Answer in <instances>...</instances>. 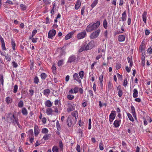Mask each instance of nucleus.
<instances>
[{"mask_svg": "<svg viewBox=\"0 0 152 152\" xmlns=\"http://www.w3.org/2000/svg\"><path fill=\"white\" fill-rule=\"evenodd\" d=\"M7 119L9 122L13 124L14 125H15L16 124L17 125H19L18 118L15 117L14 115H13L12 113L9 114V117Z\"/></svg>", "mask_w": 152, "mask_h": 152, "instance_id": "nucleus-1", "label": "nucleus"}, {"mask_svg": "<svg viewBox=\"0 0 152 152\" xmlns=\"http://www.w3.org/2000/svg\"><path fill=\"white\" fill-rule=\"evenodd\" d=\"M100 23V21H98L96 23L92 24L91 23L88 25L86 28V30L88 32H90L95 30L98 27Z\"/></svg>", "mask_w": 152, "mask_h": 152, "instance_id": "nucleus-2", "label": "nucleus"}, {"mask_svg": "<svg viewBox=\"0 0 152 152\" xmlns=\"http://www.w3.org/2000/svg\"><path fill=\"white\" fill-rule=\"evenodd\" d=\"M100 32V30L98 29L92 33L90 36L91 39H93L97 38L99 36Z\"/></svg>", "mask_w": 152, "mask_h": 152, "instance_id": "nucleus-3", "label": "nucleus"}, {"mask_svg": "<svg viewBox=\"0 0 152 152\" xmlns=\"http://www.w3.org/2000/svg\"><path fill=\"white\" fill-rule=\"evenodd\" d=\"M95 45L94 42V41H91L85 46L86 50H87L91 49Z\"/></svg>", "mask_w": 152, "mask_h": 152, "instance_id": "nucleus-4", "label": "nucleus"}, {"mask_svg": "<svg viewBox=\"0 0 152 152\" xmlns=\"http://www.w3.org/2000/svg\"><path fill=\"white\" fill-rule=\"evenodd\" d=\"M86 35V33L85 31L78 33L77 35V38L79 39H81L84 38Z\"/></svg>", "mask_w": 152, "mask_h": 152, "instance_id": "nucleus-5", "label": "nucleus"}, {"mask_svg": "<svg viewBox=\"0 0 152 152\" xmlns=\"http://www.w3.org/2000/svg\"><path fill=\"white\" fill-rule=\"evenodd\" d=\"M77 60L76 56L75 55H72L69 58L67 61V63H74Z\"/></svg>", "mask_w": 152, "mask_h": 152, "instance_id": "nucleus-6", "label": "nucleus"}, {"mask_svg": "<svg viewBox=\"0 0 152 152\" xmlns=\"http://www.w3.org/2000/svg\"><path fill=\"white\" fill-rule=\"evenodd\" d=\"M56 34V30L53 29L49 31L48 33V38H49L52 39Z\"/></svg>", "mask_w": 152, "mask_h": 152, "instance_id": "nucleus-7", "label": "nucleus"}, {"mask_svg": "<svg viewBox=\"0 0 152 152\" xmlns=\"http://www.w3.org/2000/svg\"><path fill=\"white\" fill-rule=\"evenodd\" d=\"M72 118L70 116H69L67 119V123L68 126L69 127L71 126L72 124Z\"/></svg>", "mask_w": 152, "mask_h": 152, "instance_id": "nucleus-8", "label": "nucleus"}, {"mask_svg": "<svg viewBox=\"0 0 152 152\" xmlns=\"http://www.w3.org/2000/svg\"><path fill=\"white\" fill-rule=\"evenodd\" d=\"M73 78L74 80L77 81L79 83H81V82L80 79H79L78 75L77 73H75L73 75Z\"/></svg>", "mask_w": 152, "mask_h": 152, "instance_id": "nucleus-9", "label": "nucleus"}, {"mask_svg": "<svg viewBox=\"0 0 152 152\" xmlns=\"http://www.w3.org/2000/svg\"><path fill=\"white\" fill-rule=\"evenodd\" d=\"M68 108L67 109V111L68 113L73 111L75 110L74 108L72 106V104L68 102Z\"/></svg>", "mask_w": 152, "mask_h": 152, "instance_id": "nucleus-10", "label": "nucleus"}, {"mask_svg": "<svg viewBox=\"0 0 152 152\" xmlns=\"http://www.w3.org/2000/svg\"><path fill=\"white\" fill-rule=\"evenodd\" d=\"M74 32H70L69 33L65 36V39L67 40L71 38Z\"/></svg>", "mask_w": 152, "mask_h": 152, "instance_id": "nucleus-11", "label": "nucleus"}, {"mask_svg": "<svg viewBox=\"0 0 152 152\" xmlns=\"http://www.w3.org/2000/svg\"><path fill=\"white\" fill-rule=\"evenodd\" d=\"M147 13L146 12H144L142 15V18L143 21L145 23H146V15Z\"/></svg>", "mask_w": 152, "mask_h": 152, "instance_id": "nucleus-12", "label": "nucleus"}, {"mask_svg": "<svg viewBox=\"0 0 152 152\" xmlns=\"http://www.w3.org/2000/svg\"><path fill=\"white\" fill-rule=\"evenodd\" d=\"M125 39V37L123 35H119L118 37V40L120 42H123Z\"/></svg>", "mask_w": 152, "mask_h": 152, "instance_id": "nucleus-13", "label": "nucleus"}, {"mask_svg": "<svg viewBox=\"0 0 152 152\" xmlns=\"http://www.w3.org/2000/svg\"><path fill=\"white\" fill-rule=\"evenodd\" d=\"M126 11H124L122 14L121 19L123 22L125 21L126 20Z\"/></svg>", "mask_w": 152, "mask_h": 152, "instance_id": "nucleus-14", "label": "nucleus"}, {"mask_svg": "<svg viewBox=\"0 0 152 152\" xmlns=\"http://www.w3.org/2000/svg\"><path fill=\"white\" fill-rule=\"evenodd\" d=\"M39 133V131L38 126H35L34 127V134L35 136H37Z\"/></svg>", "mask_w": 152, "mask_h": 152, "instance_id": "nucleus-15", "label": "nucleus"}, {"mask_svg": "<svg viewBox=\"0 0 152 152\" xmlns=\"http://www.w3.org/2000/svg\"><path fill=\"white\" fill-rule=\"evenodd\" d=\"M138 92L137 89L134 88L133 90V96L134 98H136L138 96Z\"/></svg>", "mask_w": 152, "mask_h": 152, "instance_id": "nucleus-16", "label": "nucleus"}, {"mask_svg": "<svg viewBox=\"0 0 152 152\" xmlns=\"http://www.w3.org/2000/svg\"><path fill=\"white\" fill-rule=\"evenodd\" d=\"M121 122V121H117L115 120L114 121L113 125L115 127H117L119 126Z\"/></svg>", "mask_w": 152, "mask_h": 152, "instance_id": "nucleus-17", "label": "nucleus"}, {"mask_svg": "<svg viewBox=\"0 0 152 152\" xmlns=\"http://www.w3.org/2000/svg\"><path fill=\"white\" fill-rule=\"evenodd\" d=\"M45 105L48 107H50L52 106V104L51 102L49 100H47L45 103Z\"/></svg>", "mask_w": 152, "mask_h": 152, "instance_id": "nucleus-18", "label": "nucleus"}, {"mask_svg": "<svg viewBox=\"0 0 152 152\" xmlns=\"http://www.w3.org/2000/svg\"><path fill=\"white\" fill-rule=\"evenodd\" d=\"M81 5V3L80 1L79 0H78V1L76 2L75 6V8L76 10H78Z\"/></svg>", "mask_w": 152, "mask_h": 152, "instance_id": "nucleus-19", "label": "nucleus"}, {"mask_svg": "<svg viewBox=\"0 0 152 152\" xmlns=\"http://www.w3.org/2000/svg\"><path fill=\"white\" fill-rule=\"evenodd\" d=\"M53 112V111L51 108H47L46 110V113L48 115H51Z\"/></svg>", "mask_w": 152, "mask_h": 152, "instance_id": "nucleus-20", "label": "nucleus"}, {"mask_svg": "<svg viewBox=\"0 0 152 152\" xmlns=\"http://www.w3.org/2000/svg\"><path fill=\"white\" fill-rule=\"evenodd\" d=\"M22 113L23 115H26L28 114V112L26 108L23 107L22 109Z\"/></svg>", "mask_w": 152, "mask_h": 152, "instance_id": "nucleus-21", "label": "nucleus"}, {"mask_svg": "<svg viewBox=\"0 0 152 152\" xmlns=\"http://www.w3.org/2000/svg\"><path fill=\"white\" fill-rule=\"evenodd\" d=\"M98 0H94L91 5V7L93 8L98 3Z\"/></svg>", "mask_w": 152, "mask_h": 152, "instance_id": "nucleus-22", "label": "nucleus"}, {"mask_svg": "<svg viewBox=\"0 0 152 152\" xmlns=\"http://www.w3.org/2000/svg\"><path fill=\"white\" fill-rule=\"evenodd\" d=\"M47 76V75L45 73H42L40 75L41 79L42 80H44L46 77Z\"/></svg>", "mask_w": 152, "mask_h": 152, "instance_id": "nucleus-23", "label": "nucleus"}, {"mask_svg": "<svg viewBox=\"0 0 152 152\" xmlns=\"http://www.w3.org/2000/svg\"><path fill=\"white\" fill-rule=\"evenodd\" d=\"M28 136L29 138H30L33 135V132L32 129L30 130L28 132Z\"/></svg>", "mask_w": 152, "mask_h": 152, "instance_id": "nucleus-24", "label": "nucleus"}, {"mask_svg": "<svg viewBox=\"0 0 152 152\" xmlns=\"http://www.w3.org/2000/svg\"><path fill=\"white\" fill-rule=\"evenodd\" d=\"M144 44L142 43L139 49L141 52H143V50L144 49Z\"/></svg>", "mask_w": 152, "mask_h": 152, "instance_id": "nucleus-25", "label": "nucleus"}, {"mask_svg": "<svg viewBox=\"0 0 152 152\" xmlns=\"http://www.w3.org/2000/svg\"><path fill=\"white\" fill-rule=\"evenodd\" d=\"M44 92L45 95H47L49 94L50 92V91L49 89H45L44 91Z\"/></svg>", "mask_w": 152, "mask_h": 152, "instance_id": "nucleus-26", "label": "nucleus"}, {"mask_svg": "<svg viewBox=\"0 0 152 152\" xmlns=\"http://www.w3.org/2000/svg\"><path fill=\"white\" fill-rule=\"evenodd\" d=\"M131 110H132V113L133 116H135V108L133 106H131Z\"/></svg>", "mask_w": 152, "mask_h": 152, "instance_id": "nucleus-27", "label": "nucleus"}, {"mask_svg": "<svg viewBox=\"0 0 152 152\" xmlns=\"http://www.w3.org/2000/svg\"><path fill=\"white\" fill-rule=\"evenodd\" d=\"M29 39H31L33 43L36 42L37 40L38 39L37 38H33V37H29Z\"/></svg>", "mask_w": 152, "mask_h": 152, "instance_id": "nucleus-28", "label": "nucleus"}, {"mask_svg": "<svg viewBox=\"0 0 152 152\" xmlns=\"http://www.w3.org/2000/svg\"><path fill=\"white\" fill-rule=\"evenodd\" d=\"M99 80L101 84V86H102V81L103 80V76L102 75H101L99 77Z\"/></svg>", "mask_w": 152, "mask_h": 152, "instance_id": "nucleus-29", "label": "nucleus"}, {"mask_svg": "<svg viewBox=\"0 0 152 152\" xmlns=\"http://www.w3.org/2000/svg\"><path fill=\"white\" fill-rule=\"evenodd\" d=\"M18 107H22L23 106V102L22 100H20L18 103Z\"/></svg>", "mask_w": 152, "mask_h": 152, "instance_id": "nucleus-30", "label": "nucleus"}, {"mask_svg": "<svg viewBox=\"0 0 152 152\" xmlns=\"http://www.w3.org/2000/svg\"><path fill=\"white\" fill-rule=\"evenodd\" d=\"M79 74L81 78L83 79L84 75V72L83 71H80L79 72Z\"/></svg>", "mask_w": 152, "mask_h": 152, "instance_id": "nucleus-31", "label": "nucleus"}, {"mask_svg": "<svg viewBox=\"0 0 152 152\" xmlns=\"http://www.w3.org/2000/svg\"><path fill=\"white\" fill-rule=\"evenodd\" d=\"M12 99L10 97L8 96L6 97V102L8 104L10 102L11 100Z\"/></svg>", "mask_w": 152, "mask_h": 152, "instance_id": "nucleus-32", "label": "nucleus"}, {"mask_svg": "<svg viewBox=\"0 0 152 152\" xmlns=\"http://www.w3.org/2000/svg\"><path fill=\"white\" fill-rule=\"evenodd\" d=\"M127 116L129 118V119L131 121H134V119L133 118L132 115L129 113H127Z\"/></svg>", "mask_w": 152, "mask_h": 152, "instance_id": "nucleus-33", "label": "nucleus"}, {"mask_svg": "<svg viewBox=\"0 0 152 152\" xmlns=\"http://www.w3.org/2000/svg\"><path fill=\"white\" fill-rule=\"evenodd\" d=\"M107 22L106 19H105L103 21V26L105 28H106L107 27Z\"/></svg>", "mask_w": 152, "mask_h": 152, "instance_id": "nucleus-34", "label": "nucleus"}, {"mask_svg": "<svg viewBox=\"0 0 152 152\" xmlns=\"http://www.w3.org/2000/svg\"><path fill=\"white\" fill-rule=\"evenodd\" d=\"M39 82V79L37 76H36L34 79V83L35 84H38Z\"/></svg>", "mask_w": 152, "mask_h": 152, "instance_id": "nucleus-35", "label": "nucleus"}, {"mask_svg": "<svg viewBox=\"0 0 152 152\" xmlns=\"http://www.w3.org/2000/svg\"><path fill=\"white\" fill-rule=\"evenodd\" d=\"M56 127H57V130L58 131H60V130L61 129V126L60 125L58 121H57L56 122Z\"/></svg>", "mask_w": 152, "mask_h": 152, "instance_id": "nucleus-36", "label": "nucleus"}, {"mask_svg": "<svg viewBox=\"0 0 152 152\" xmlns=\"http://www.w3.org/2000/svg\"><path fill=\"white\" fill-rule=\"evenodd\" d=\"M11 44L13 49L14 50H15V48L16 44L15 42L13 40V39L12 40Z\"/></svg>", "mask_w": 152, "mask_h": 152, "instance_id": "nucleus-37", "label": "nucleus"}, {"mask_svg": "<svg viewBox=\"0 0 152 152\" xmlns=\"http://www.w3.org/2000/svg\"><path fill=\"white\" fill-rule=\"evenodd\" d=\"M49 135L48 134H46L43 136V139L45 140H46L49 139Z\"/></svg>", "mask_w": 152, "mask_h": 152, "instance_id": "nucleus-38", "label": "nucleus"}, {"mask_svg": "<svg viewBox=\"0 0 152 152\" xmlns=\"http://www.w3.org/2000/svg\"><path fill=\"white\" fill-rule=\"evenodd\" d=\"M115 115L114 113H111L109 116L110 118L112 120H114L115 118Z\"/></svg>", "mask_w": 152, "mask_h": 152, "instance_id": "nucleus-39", "label": "nucleus"}, {"mask_svg": "<svg viewBox=\"0 0 152 152\" xmlns=\"http://www.w3.org/2000/svg\"><path fill=\"white\" fill-rule=\"evenodd\" d=\"M99 149H100L102 151L104 149V147L103 146L102 141H101L99 143Z\"/></svg>", "mask_w": 152, "mask_h": 152, "instance_id": "nucleus-40", "label": "nucleus"}, {"mask_svg": "<svg viewBox=\"0 0 152 152\" xmlns=\"http://www.w3.org/2000/svg\"><path fill=\"white\" fill-rule=\"evenodd\" d=\"M67 98L68 99L72 100L74 98V96L70 95H68L67 96Z\"/></svg>", "mask_w": 152, "mask_h": 152, "instance_id": "nucleus-41", "label": "nucleus"}, {"mask_svg": "<svg viewBox=\"0 0 152 152\" xmlns=\"http://www.w3.org/2000/svg\"><path fill=\"white\" fill-rule=\"evenodd\" d=\"M20 7L23 10H26V6L23 4H21L20 5Z\"/></svg>", "mask_w": 152, "mask_h": 152, "instance_id": "nucleus-42", "label": "nucleus"}, {"mask_svg": "<svg viewBox=\"0 0 152 152\" xmlns=\"http://www.w3.org/2000/svg\"><path fill=\"white\" fill-rule=\"evenodd\" d=\"M53 152H58V149L56 146H54L52 149Z\"/></svg>", "mask_w": 152, "mask_h": 152, "instance_id": "nucleus-43", "label": "nucleus"}, {"mask_svg": "<svg viewBox=\"0 0 152 152\" xmlns=\"http://www.w3.org/2000/svg\"><path fill=\"white\" fill-rule=\"evenodd\" d=\"M123 94V92L121 90L119 89L118 91V95L120 97H121Z\"/></svg>", "mask_w": 152, "mask_h": 152, "instance_id": "nucleus-44", "label": "nucleus"}, {"mask_svg": "<svg viewBox=\"0 0 152 152\" xmlns=\"http://www.w3.org/2000/svg\"><path fill=\"white\" fill-rule=\"evenodd\" d=\"M37 30H33L32 32L31 36H30V37H33L35 34L37 33Z\"/></svg>", "mask_w": 152, "mask_h": 152, "instance_id": "nucleus-45", "label": "nucleus"}, {"mask_svg": "<svg viewBox=\"0 0 152 152\" xmlns=\"http://www.w3.org/2000/svg\"><path fill=\"white\" fill-rule=\"evenodd\" d=\"M115 67L116 69H118L121 67V65L120 64L117 63Z\"/></svg>", "mask_w": 152, "mask_h": 152, "instance_id": "nucleus-46", "label": "nucleus"}, {"mask_svg": "<svg viewBox=\"0 0 152 152\" xmlns=\"http://www.w3.org/2000/svg\"><path fill=\"white\" fill-rule=\"evenodd\" d=\"M5 57L6 60L9 62H10L11 60V58L9 55L7 54V55L5 56Z\"/></svg>", "mask_w": 152, "mask_h": 152, "instance_id": "nucleus-47", "label": "nucleus"}, {"mask_svg": "<svg viewBox=\"0 0 152 152\" xmlns=\"http://www.w3.org/2000/svg\"><path fill=\"white\" fill-rule=\"evenodd\" d=\"M18 88V86L17 85H15L14 86V88L13 90V92L14 93H16Z\"/></svg>", "mask_w": 152, "mask_h": 152, "instance_id": "nucleus-48", "label": "nucleus"}, {"mask_svg": "<svg viewBox=\"0 0 152 152\" xmlns=\"http://www.w3.org/2000/svg\"><path fill=\"white\" fill-rule=\"evenodd\" d=\"M86 47L85 46L82 47L79 50V52L80 53L82 52L83 51L86 50Z\"/></svg>", "mask_w": 152, "mask_h": 152, "instance_id": "nucleus-49", "label": "nucleus"}, {"mask_svg": "<svg viewBox=\"0 0 152 152\" xmlns=\"http://www.w3.org/2000/svg\"><path fill=\"white\" fill-rule=\"evenodd\" d=\"M48 129L46 128L43 129L42 130V132L43 133L46 134L48 133Z\"/></svg>", "mask_w": 152, "mask_h": 152, "instance_id": "nucleus-50", "label": "nucleus"}, {"mask_svg": "<svg viewBox=\"0 0 152 152\" xmlns=\"http://www.w3.org/2000/svg\"><path fill=\"white\" fill-rule=\"evenodd\" d=\"M117 76L118 79L120 80H122V75H120L119 73H117Z\"/></svg>", "mask_w": 152, "mask_h": 152, "instance_id": "nucleus-51", "label": "nucleus"}, {"mask_svg": "<svg viewBox=\"0 0 152 152\" xmlns=\"http://www.w3.org/2000/svg\"><path fill=\"white\" fill-rule=\"evenodd\" d=\"M1 47L3 50H6V49L5 47L4 42L1 43Z\"/></svg>", "mask_w": 152, "mask_h": 152, "instance_id": "nucleus-52", "label": "nucleus"}, {"mask_svg": "<svg viewBox=\"0 0 152 152\" xmlns=\"http://www.w3.org/2000/svg\"><path fill=\"white\" fill-rule=\"evenodd\" d=\"M77 114V112L75 111H74L72 113V115L74 117H75Z\"/></svg>", "mask_w": 152, "mask_h": 152, "instance_id": "nucleus-53", "label": "nucleus"}, {"mask_svg": "<svg viewBox=\"0 0 152 152\" xmlns=\"http://www.w3.org/2000/svg\"><path fill=\"white\" fill-rule=\"evenodd\" d=\"M142 53V61H143L144 60H145V53H144L143 52H141Z\"/></svg>", "mask_w": 152, "mask_h": 152, "instance_id": "nucleus-54", "label": "nucleus"}, {"mask_svg": "<svg viewBox=\"0 0 152 152\" xmlns=\"http://www.w3.org/2000/svg\"><path fill=\"white\" fill-rule=\"evenodd\" d=\"M149 54H151L152 53V48L150 47L147 50Z\"/></svg>", "mask_w": 152, "mask_h": 152, "instance_id": "nucleus-55", "label": "nucleus"}, {"mask_svg": "<svg viewBox=\"0 0 152 152\" xmlns=\"http://www.w3.org/2000/svg\"><path fill=\"white\" fill-rule=\"evenodd\" d=\"M12 64L14 68H16L18 66V64L15 61H13L12 63Z\"/></svg>", "mask_w": 152, "mask_h": 152, "instance_id": "nucleus-56", "label": "nucleus"}, {"mask_svg": "<svg viewBox=\"0 0 152 152\" xmlns=\"http://www.w3.org/2000/svg\"><path fill=\"white\" fill-rule=\"evenodd\" d=\"M76 150L78 152H80V147L79 145L77 144L76 147Z\"/></svg>", "mask_w": 152, "mask_h": 152, "instance_id": "nucleus-57", "label": "nucleus"}, {"mask_svg": "<svg viewBox=\"0 0 152 152\" xmlns=\"http://www.w3.org/2000/svg\"><path fill=\"white\" fill-rule=\"evenodd\" d=\"M63 64V61L61 60L59 61L58 62V65L59 66H61Z\"/></svg>", "mask_w": 152, "mask_h": 152, "instance_id": "nucleus-58", "label": "nucleus"}, {"mask_svg": "<svg viewBox=\"0 0 152 152\" xmlns=\"http://www.w3.org/2000/svg\"><path fill=\"white\" fill-rule=\"evenodd\" d=\"M108 87L109 88L111 89L113 87V85L112 83L109 82L108 83Z\"/></svg>", "mask_w": 152, "mask_h": 152, "instance_id": "nucleus-59", "label": "nucleus"}, {"mask_svg": "<svg viewBox=\"0 0 152 152\" xmlns=\"http://www.w3.org/2000/svg\"><path fill=\"white\" fill-rule=\"evenodd\" d=\"M127 84V81L126 78L124 80L123 83V86H126Z\"/></svg>", "mask_w": 152, "mask_h": 152, "instance_id": "nucleus-60", "label": "nucleus"}, {"mask_svg": "<svg viewBox=\"0 0 152 152\" xmlns=\"http://www.w3.org/2000/svg\"><path fill=\"white\" fill-rule=\"evenodd\" d=\"M60 56H61L64 55L65 53V51L63 50H62L60 52Z\"/></svg>", "mask_w": 152, "mask_h": 152, "instance_id": "nucleus-61", "label": "nucleus"}, {"mask_svg": "<svg viewBox=\"0 0 152 152\" xmlns=\"http://www.w3.org/2000/svg\"><path fill=\"white\" fill-rule=\"evenodd\" d=\"M107 31L106 30L104 32V36L105 37V39L107 40Z\"/></svg>", "mask_w": 152, "mask_h": 152, "instance_id": "nucleus-62", "label": "nucleus"}, {"mask_svg": "<svg viewBox=\"0 0 152 152\" xmlns=\"http://www.w3.org/2000/svg\"><path fill=\"white\" fill-rule=\"evenodd\" d=\"M74 92L75 94H76L78 92V88L77 87H75L74 89Z\"/></svg>", "mask_w": 152, "mask_h": 152, "instance_id": "nucleus-63", "label": "nucleus"}, {"mask_svg": "<svg viewBox=\"0 0 152 152\" xmlns=\"http://www.w3.org/2000/svg\"><path fill=\"white\" fill-rule=\"evenodd\" d=\"M85 7H83L81 9V14L82 15H83L84 14V10L85 9Z\"/></svg>", "mask_w": 152, "mask_h": 152, "instance_id": "nucleus-64", "label": "nucleus"}]
</instances>
